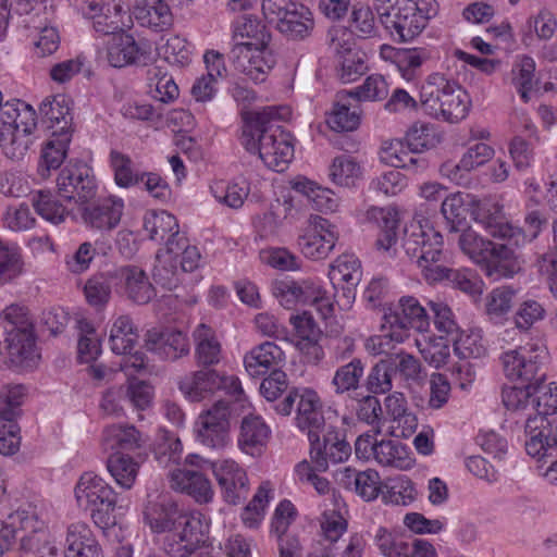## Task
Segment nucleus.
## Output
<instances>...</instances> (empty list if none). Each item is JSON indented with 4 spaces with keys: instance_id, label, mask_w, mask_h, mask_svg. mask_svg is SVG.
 Wrapping results in <instances>:
<instances>
[{
    "instance_id": "69168bd1",
    "label": "nucleus",
    "mask_w": 557,
    "mask_h": 557,
    "mask_svg": "<svg viewBox=\"0 0 557 557\" xmlns=\"http://www.w3.org/2000/svg\"><path fill=\"white\" fill-rule=\"evenodd\" d=\"M385 487L386 491L383 493L385 504L408 506L414 500V486L406 476H398L391 480Z\"/></svg>"
},
{
    "instance_id": "6e6552de",
    "label": "nucleus",
    "mask_w": 557,
    "mask_h": 557,
    "mask_svg": "<svg viewBox=\"0 0 557 557\" xmlns=\"http://www.w3.org/2000/svg\"><path fill=\"white\" fill-rule=\"evenodd\" d=\"M546 358V347L540 342H530L503 352L500 360L509 380L537 383L545 376L541 369Z\"/></svg>"
},
{
    "instance_id": "c85d7f7f",
    "label": "nucleus",
    "mask_w": 557,
    "mask_h": 557,
    "mask_svg": "<svg viewBox=\"0 0 557 557\" xmlns=\"http://www.w3.org/2000/svg\"><path fill=\"white\" fill-rule=\"evenodd\" d=\"M366 219L381 230L375 242L376 248L392 255L393 247L398 239V211L393 207H371L366 211Z\"/></svg>"
},
{
    "instance_id": "9b49d317",
    "label": "nucleus",
    "mask_w": 557,
    "mask_h": 557,
    "mask_svg": "<svg viewBox=\"0 0 557 557\" xmlns=\"http://www.w3.org/2000/svg\"><path fill=\"white\" fill-rule=\"evenodd\" d=\"M389 327V336L395 343H403L409 336V330L426 332L430 325L425 309L412 296H404L397 307L384 315Z\"/></svg>"
},
{
    "instance_id": "423d86ee",
    "label": "nucleus",
    "mask_w": 557,
    "mask_h": 557,
    "mask_svg": "<svg viewBox=\"0 0 557 557\" xmlns=\"http://www.w3.org/2000/svg\"><path fill=\"white\" fill-rule=\"evenodd\" d=\"M75 499L81 509L89 511L92 520L101 528L114 523L113 511L117 494L109 483L94 472L81 475L74 488Z\"/></svg>"
},
{
    "instance_id": "473e14b6",
    "label": "nucleus",
    "mask_w": 557,
    "mask_h": 557,
    "mask_svg": "<svg viewBox=\"0 0 557 557\" xmlns=\"http://www.w3.org/2000/svg\"><path fill=\"white\" fill-rule=\"evenodd\" d=\"M507 244H495L491 248V256H486V260L482 261L479 265L484 271L485 275L492 280H499L503 277H511L519 270L516 261L515 251Z\"/></svg>"
},
{
    "instance_id": "b1692460",
    "label": "nucleus",
    "mask_w": 557,
    "mask_h": 557,
    "mask_svg": "<svg viewBox=\"0 0 557 557\" xmlns=\"http://www.w3.org/2000/svg\"><path fill=\"white\" fill-rule=\"evenodd\" d=\"M494 149L483 143L468 148L458 163L445 162L441 166V173L457 185L469 183V173L488 162L494 157Z\"/></svg>"
},
{
    "instance_id": "8fccbe9b",
    "label": "nucleus",
    "mask_w": 557,
    "mask_h": 557,
    "mask_svg": "<svg viewBox=\"0 0 557 557\" xmlns=\"http://www.w3.org/2000/svg\"><path fill=\"white\" fill-rule=\"evenodd\" d=\"M107 469L120 487L129 490L138 475L139 463L128 455L114 453L107 460Z\"/></svg>"
},
{
    "instance_id": "338daca9",
    "label": "nucleus",
    "mask_w": 557,
    "mask_h": 557,
    "mask_svg": "<svg viewBox=\"0 0 557 557\" xmlns=\"http://www.w3.org/2000/svg\"><path fill=\"white\" fill-rule=\"evenodd\" d=\"M352 33L359 38L368 39L380 36V28L372 9L368 5L354 7L351 12Z\"/></svg>"
},
{
    "instance_id": "72a5a7b5",
    "label": "nucleus",
    "mask_w": 557,
    "mask_h": 557,
    "mask_svg": "<svg viewBox=\"0 0 557 557\" xmlns=\"http://www.w3.org/2000/svg\"><path fill=\"white\" fill-rule=\"evenodd\" d=\"M13 529L15 534L17 531H24L26 535L22 537L23 546L33 548L40 542L46 532V523L39 519L36 510L30 505L21 507L9 516L7 522Z\"/></svg>"
},
{
    "instance_id": "79ce46f5",
    "label": "nucleus",
    "mask_w": 557,
    "mask_h": 557,
    "mask_svg": "<svg viewBox=\"0 0 557 557\" xmlns=\"http://www.w3.org/2000/svg\"><path fill=\"white\" fill-rule=\"evenodd\" d=\"M113 286H117L115 268L92 274L84 286L87 302L96 308L104 307L111 298Z\"/></svg>"
},
{
    "instance_id": "a211bd4d",
    "label": "nucleus",
    "mask_w": 557,
    "mask_h": 557,
    "mask_svg": "<svg viewBox=\"0 0 557 557\" xmlns=\"http://www.w3.org/2000/svg\"><path fill=\"white\" fill-rule=\"evenodd\" d=\"M145 347L162 360L175 361L190 351L188 337L173 327H152L144 337Z\"/></svg>"
},
{
    "instance_id": "58836bf2",
    "label": "nucleus",
    "mask_w": 557,
    "mask_h": 557,
    "mask_svg": "<svg viewBox=\"0 0 557 557\" xmlns=\"http://www.w3.org/2000/svg\"><path fill=\"white\" fill-rule=\"evenodd\" d=\"M275 26L277 30L288 39L302 40L312 32L314 21L311 11L299 3Z\"/></svg>"
},
{
    "instance_id": "bb28decb",
    "label": "nucleus",
    "mask_w": 557,
    "mask_h": 557,
    "mask_svg": "<svg viewBox=\"0 0 557 557\" xmlns=\"http://www.w3.org/2000/svg\"><path fill=\"white\" fill-rule=\"evenodd\" d=\"M149 437L129 424H112L103 429L102 445L106 449L122 451H135L144 448Z\"/></svg>"
},
{
    "instance_id": "f8f14e48",
    "label": "nucleus",
    "mask_w": 557,
    "mask_h": 557,
    "mask_svg": "<svg viewBox=\"0 0 557 557\" xmlns=\"http://www.w3.org/2000/svg\"><path fill=\"white\" fill-rule=\"evenodd\" d=\"M228 403L216 400L213 406L201 413L195 424L197 441L212 449L225 447L230 442Z\"/></svg>"
},
{
    "instance_id": "f03ea898",
    "label": "nucleus",
    "mask_w": 557,
    "mask_h": 557,
    "mask_svg": "<svg viewBox=\"0 0 557 557\" xmlns=\"http://www.w3.org/2000/svg\"><path fill=\"white\" fill-rule=\"evenodd\" d=\"M289 114L287 107H265L252 113L243 128L242 145L247 151L258 153L275 172H283L294 158L292 136L278 125Z\"/></svg>"
},
{
    "instance_id": "393cba45",
    "label": "nucleus",
    "mask_w": 557,
    "mask_h": 557,
    "mask_svg": "<svg viewBox=\"0 0 557 557\" xmlns=\"http://www.w3.org/2000/svg\"><path fill=\"white\" fill-rule=\"evenodd\" d=\"M285 354L274 342H264L245 355V369L251 377H258L272 371H280Z\"/></svg>"
},
{
    "instance_id": "c9c22d12",
    "label": "nucleus",
    "mask_w": 557,
    "mask_h": 557,
    "mask_svg": "<svg viewBox=\"0 0 557 557\" xmlns=\"http://www.w3.org/2000/svg\"><path fill=\"white\" fill-rule=\"evenodd\" d=\"M1 126H11L32 134L36 128V112L32 106L20 99L7 101L0 112Z\"/></svg>"
},
{
    "instance_id": "bf43d9fd",
    "label": "nucleus",
    "mask_w": 557,
    "mask_h": 557,
    "mask_svg": "<svg viewBox=\"0 0 557 557\" xmlns=\"http://www.w3.org/2000/svg\"><path fill=\"white\" fill-rule=\"evenodd\" d=\"M535 61L528 55L519 58L511 69V83L524 102L530 100V91L533 89Z\"/></svg>"
},
{
    "instance_id": "13d9d810",
    "label": "nucleus",
    "mask_w": 557,
    "mask_h": 557,
    "mask_svg": "<svg viewBox=\"0 0 557 557\" xmlns=\"http://www.w3.org/2000/svg\"><path fill=\"white\" fill-rule=\"evenodd\" d=\"M170 252H172L180 263L182 272H193L199 268L201 255L196 246L189 244L186 236L174 237L166 243Z\"/></svg>"
},
{
    "instance_id": "37998d69",
    "label": "nucleus",
    "mask_w": 557,
    "mask_h": 557,
    "mask_svg": "<svg viewBox=\"0 0 557 557\" xmlns=\"http://www.w3.org/2000/svg\"><path fill=\"white\" fill-rule=\"evenodd\" d=\"M196 343L195 355L197 362L208 367L220 362L222 347L215 332L206 324H199L194 331Z\"/></svg>"
},
{
    "instance_id": "774afa93",
    "label": "nucleus",
    "mask_w": 557,
    "mask_h": 557,
    "mask_svg": "<svg viewBox=\"0 0 557 557\" xmlns=\"http://www.w3.org/2000/svg\"><path fill=\"white\" fill-rule=\"evenodd\" d=\"M374 545L385 557H403L407 549L405 542L396 532L379 527L373 535Z\"/></svg>"
},
{
    "instance_id": "7ed1b4c3",
    "label": "nucleus",
    "mask_w": 557,
    "mask_h": 557,
    "mask_svg": "<svg viewBox=\"0 0 557 557\" xmlns=\"http://www.w3.org/2000/svg\"><path fill=\"white\" fill-rule=\"evenodd\" d=\"M420 103L430 116L449 123L466 119L471 107L468 92L443 74H431L420 90Z\"/></svg>"
},
{
    "instance_id": "4c0bfd02",
    "label": "nucleus",
    "mask_w": 557,
    "mask_h": 557,
    "mask_svg": "<svg viewBox=\"0 0 557 557\" xmlns=\"http://www.w3.org/2000/svg\"><path fill=\"white\" fill-rule=\"evenodd\" d=\"M348 95L334 102L330 112L326 113L325 122L335 132H352L361 122V109L358 104L349 102Z\"/></svg>"
},
{
    "instance_id": "4d7b16f0",
    "label": "nucleus",
    "mask_w": 557,
    "mask_h": 557,
    "mask_svg": "<svg viewBox=\"0 0 557 557\" xmlns=\"http://www.w3.org/2000/svg\"><path fill=\"white\" fill-rule=\"evenodd\" d=\"M270 484L269 482L262 483L252 499L248 503V505L243 509L240 518L245 527L249 529H257L261 524L265 507L270 500Z\"/></svg>"
},
{
    "instance_id": "ea45409f",
    "label": "nucleus",
    "mask_w": 557,
    "mask_h": 557,
    "mask_svg": "<svg viewBox=\"0 0 557 557\" xmlns=\"http://www.w3.org/2000/svg\"><path fill=\"white\" fill-rule=\"evenodd\" d=\"M144 230L149 238L165 244L174 238L182 237L176 218L168 211H151L144 216Z\"/></svg>"
},
{
    "instance_id": "49530a36",
    "label": "nucleus",
    "mask_w": 557,
    "mask_h": 557,
    "mask_svg": "<svg viewBox=\"0 0 557 557\" xmlns=\"http://www.w3.org/2000/svg\"><path fill=\"white\" fill-rule=\"evenodd\" d=\"M293 187L295 191L307 198L308 203H310L314 210L333 212L338 206L337 198L331 189L321 187L310 180H297Z\"/></svg>"
},
{
    "instance_id": "6ab92c4d",
    "label": "nucleus",
    "mask_w": 557,
    "mask_h": 557,
    "mask_svg": "<svg viewBox=\"0 0 557 557\" xmlns=\"http://www.w3.org/2000/svg\"><path fill=\"white\" fill-rule=\"evenodd\" d=\"M322 432V438L320 433L309 438L310 458L320 472L326 471L330 462L339 463L347 460L351 453L350 445L335 430L330 428Z\"/></svg>"
},
{
    "instance_id": "0e129e2a",
    "label": "nucleus",
    "mask_w": 557,
    "mask_h": 557,
    "mask_svg": "<svg viewBox=\"0 0 557 557\" xmlns=\"http://www.w3.org/2000/svg\"><path fill=\"white\" fill-rule=\"evenodd\" d=\"M458 244L460 249L478 264L486 260V256H491V248L495 246L471 228L462 231Z\"/></svg>"
},
{
    "instance_id": "4468645a",
    "label": "nucleus",
    "mask_w": 557,
    "mask_h": 557,
    "mask_svg": "<svg viewBox=\"0 0 557 557\" xmlns=\"http://www.w3.org/2000/svg\"><path fill=\"white\" fill-rule=\"evenodd\" d=\"M380 22L397 42H408L414 39L425 28L428 18L416 4L408 3L397 7L393 14L381 8Z\"/></svg>"
},
{
    "instance_id": "a19ab883",
    "label": "nucleus",
    "mask_w": 557,
    "mask_h": 557,
    "mask_svg": "<svg viewBox=\"0 0 557 557\" xmlns=\"http://www.w3.org/2000/svg\"><path fill=\"white\" fill-rule=\"evenodd\" d=\"M374 459L383 467H392L398 470H409L414 465L412 454L407 446L394 440L379 442L375 447Z\"/></svg>"
},
{
    "instance_id": "f257e3e1",
    "label": "nucleus",
    "mask_w": 557,
    "mask_h": 557,
    "mask_svg": "<svg viewBox=\"0 0 557 557\" xmlns=\"http://www.w3.org/2000/svg\"><path fill=\"white\" fill-rule=\"evenodd\" d=\"M144 520L152 533L163 534L162 548L173 557H187L208 540L209 524L202 515L183 512L170 498L149 502Z\"/></svg>"
},
{
    "instance_id": "052dcab7",
    "label": "nucleus",
    "mask_w": 557,
    "mask_h": 557,
    "mask_svg": "<svg viewBox=\"0 0 557 557\" xmlns=\"http://www.w3.org/2000/svg\"><path fill=\"white\" fill-rule=\"evenodd\" d=\"M148 94L156 100L169 103L178 96V87L171 76L153 67L148 71Z\"/></svg>"
},
{
    "instance_id": "f3484780",
    "label": "nucleus",
    "mask_w": 557,
    "mask_h": 557,
    "mask_svg": "<svg viewBox=\"0 0 557 557\" xmlns=\"http://www.w3.org/2000/svg\"><path fill=\"white\" fill-rule=\"evenodd\" d=\"M406 140L411 151L405 150L400 141L392 143L386 149L388 161L394 168L424 170L426 161L414 154V151L429 147L431 141L429 126L425 124L413 125L407 133Z\"/></svg>"
},
{
    "instance_id": "603ef678",
    "label": "nucleus",
    "mask_w": 557,
    "mask_h": 557,
    "mask_svg": "<svg viewBox=\"0 0 557 557\" xmlns=\"http://www.w3.org/2000/svg\"><path fill=\"white\" fill-rule=\"evenodd\" d=\"M109 161L117 186L128 188L144 181L145 175L135 166L129 156L113 149Z\"/></svg>"
},
{
    "instance_id": "6e6d98bb",
    "label": "nucleus",
    "mask_w": 557,
    "mask_h": 557,
    "mask_svg": "<svg viewBox=\"0 0 557 557\" xmlns=\"http://www.w3.org/2000/svg\"><path fill=\"white\" fill-rule=\"evenodd\" d=\"M30 135L11 126L0 125V147L3 153L11 160L23 159L32 144Z\"/></svg>"
},
{
    "instance_id": "864d4df0",
    "label": "nucleus",
    "mask_w": 557,
    "mask_h": 557,
    "mask_svg": "<svg viewBox=\"0 0 557 557\" xmlns=\"http://www.w3.org/2000/svg\"><path fill=\"white\" fill-rule=\"evenodd\" d=\"M181 269L174 255L170 252L169 247L157 253L153 268V280L157 284L166 289L175 288L180 283Z\"/></svg>"
},
{
    "instance_id": "4be33fe9",
    "label": "nucleus",
    "mask_w": 557,
    "mask_h": 557,
    "mask_svg": "<svg viewBox=\"0 0 557 557\" xmlns=\"http://www.w3.org/2000/svg\"><path fill=\"white\" fill-rule=\"evenodd\" d=\"M124 212L122 198L109 196L82 208V220L89 228L112 231L121 222Z\"/></svg>"
},
{
    "instance_id": "2eb2a0df",
    "label": "nucleus",
    "mask_w": 557,
    "mask_h": 557,
    "mask_svg": "<svg viewBox=\"0 0 557 557\" xmlns=\"http://www.w3.org/2000/svg\"><path fill=\"white\" fill-rule=\"evenodd\" d=\"M40 552L48 550L51 557H103L102 549L86 523L76 522L67 527L63 548H59L51 542H46Z\"/></svg>"
},
{
    "instance_id": "680f3d73",
    "label": "nucleus",
    "mask_w": 557,
    "mask_h": 557,
    "mask_svg": "<svg viewBox=\"0 0 557 557\" xmlns=\"http://www.w3.org/2000/svg\"><path fill=\"white\" fill-rule=\"evenodd\" d=\"M26 396L22 384H8L0 389V419L17 421L22 413L21 406Z\"/></svg>"
},
{
    "instance_id": "20e7f679",
    "label": "nucleus",
    "mask_w": 557,
    "mask_h": 557,
    "mask_svg": "<svg viewBox=\"0 0 557 557\" xmlns=\"http://www.w3.org/2000/svg\"><path fill=\"white\" fill-rule=\"evenodd\" d=\"M406 253L416 261L424 280L440 283L444 273L443 236L428 222L411 224L404 240Z\"/></svg>"
},
{
    "instance_id": "a18cd8bd",
    "label": "nucleus",
    "mask_w": 557,
    "mask_h": 557,
    "mask_svg": "<svg viewBox=\"0 0 557 557\" xmlns=\"http://www.w3.org/2000/svg\"><path fill=\"white\" fill-rule=\"evenodd\" d=\"M138 332L128 315L117 317L111 327L109 343L116 355H126L133 350L138 341Z\"/></svg>"
},
{
    "instance_id": "0eeeda50",
    "label": "nucleus",
    "mask_w": 557,
    "mask_h": 557,
    "mask_svg": "<svg viewBox=\"0 0 557 557\" xmlns=\"http://www.w3.org/2000/svg\"><path fill=\"white\" fill-rule=\"evenodd\" d=\"M296 409V425L308 433V438L321 433L325 428L322 404L318 393L310 388H296L275 405L282 416H289Z\"/></svg>"
},
{
    "instance_id": "cd10ccee",
    "label": "nucleus",
    "mask_w": 557,
    "mask_h": 557,
    "mask_svg": "<svg viewBox=\"0 0 557 557\" xmlns=\"http://www.w3.org/2000/svg\"><path fill=\"white\" fill-rule=\"evenodd\" d=\"M171 486L188 494L200 504L211 502L214 495L210 480L198 470H174L171 473Z\"/></svg>"
},
{
    "instance_id": "e2e57ef3",
    "label": "nucleus",
    "mask_w": 557,
    "mask_h": 557,
    "mask_svg": "<svg viewBox=\"0 0 557 557\" xmlns=\"http://www.w3.org/2000/svg\"><path fill=\"white\" fill-rule=\"evenodd\" d=\"M236 36L246 38V41H238L235 45H247L260 47L269 45L271 35L264 24L251 16H244L236 27Z\"/></svg>"
},
{
    "instance_id": "3c124183",
    "label": "nucleus",
    "mask_w": 557,
    "mask_h": 557,
    "mask_svg": "<svg viewBox=\"0 0 557 557\" xmlns=\"http://www.w3.org/2000/svg\"><path fill=\"white\" fill-rule=\"evenodd\" d=\"M210 191L218 202L238 209L244 205L250 188L244 180L240 182L215 181L210 185Z\"/></svg>"
},
{
    "instance_id": "c756f323",
    "label": "nucleus",
    "mask_w": 557,
    "mask_h": 557,
    "mask_svg": "<svg viewBox=\"0 0 557 557\" xmlns=\"http://www.w3.org/2000/svg\"><path fill=\"white\" fill-rule=\"evenodd\" d=\"M39 111L42 122L47 128L51 129L52 135L71 134L73 117L70 101L65 96L58 95L51 99H45Z\"/></svg>"
},
{
    "instance_id": "f704fd0d",
    "label": "nucleus",
    "mask_w": 557,
    "mask_h": 557,
    "mask_svg": "<svg viewBox=\"0 0 557 557\" xmlns=\"http://www.w3.org/2000/svg\"><path fill=\"white\" fill-rule=\"evenodd\" d=\"M134 15L141 26L158 33L169 30L174 22L172 11L163 0L137 4L134 8Z\"/></svg>"
},
{
    "instance_id": "39448f33",
    "label": "nucleus",
    "mask_w": 557,
    "mask_h": 557,
    "mask_svg": "<svg viewBox=\"0 0 557 557\" xmlns=\"http://www.w3.org/2000/svg\"><path fill=\"white\" fill-rule=\"evenodd\" d=\"M475 221L493 237L507 239L510 245L521 246L537 237L546 219L540 211H531L524 218V227L509 223L503 208L496 202H483L475 211Z\"/></svg>"
},
{
    "instance_id": "5701e85b",
    "label": "nucleus",
    "mask_w": 557,
    "mask_h": 557,
    "mask_svg": "<svg viewBox=\"0 0 557 557\" xmlns=\"http://www.w3.org/2000/svg\"><path fill=\"white\" fill-rule=\"evenodd\" d=\"M150 53L146 42H138L125 32L112 36L107 46V59L113 67H124L131 64L145 62Z\"/></svg>"
},
{
    "instance_id": "2f4dec72",
    "label": "nucleus",
    "mask_w": 557,
    "mask_h": 557,
    "mask_svg": "<svg viewBox=\"0 0 557 557\" xmlns=\"http://www.w3.org/2000/svg\"><path fill=\"white\" fill-rule=\"evenodd\" d=\"M270 434V428L260 416L248 414L242 420L238 446L245 454L258 456L267 445Z\"/></svg>"
},
{
    "instance_id": "dca6fc26",
    "label": "nucleus",
    "mask_w": 557,
    "mask_h": 557,
    "mask_svg": "<svg viewBox=\"0 0 557 557\" xmlns=\"http://www.w3.org/2000/svg\"><path fill=\"white\" fill-rule=\"evenodd\" d=\"M337 235L334 226L319 215H311L298 237L301 252L311 259H324L335 247Z\"/></svg>"
},
{
    "instance_id": "de8ad7c7",
    "label": "nucleus",
    "mask_w": 557,
    "mask_h": 557,
    "mask_svg": "<svg viewBox=\"0 0 557 557\" xmlns=\"http://www.w3.org/2000/svg\"><path fill=\"white\" fill-rule=\"evenodd\" d=\"M364 374V363L359 358L341 364L334 372L331 385L336 395H343L357 391Z\"/></svg>"
},
{
    "instance_id": "412c9836",
    "label": "nucleus",
    "mask_w": 557,
    "mask_h": 557,
    "mask_svg": "<svg viewBox=\"0 0 557 557\" xmlns=\"http://www.w3.org/2000/svg\"><path fill=\"white\" fill-rule=\"evenodd\" d=\"M69 3L83 14L92 20L94 29L101 35H116L122 32V17L120 5L113 9L103 3V0H67Z\"/></svg>"
},
{
    "instance_id": "7c9ffc66",
    "label": "nucleus",
    "mask_w": 557,
    "mask_h": 557,
    "mask_svg": "<svg viewBox=\"0 0 557 557\" xmlns=\"http://www.w3.org/2000/svg\"><path fill=\"white\" fill-rule=\"evenodd\" d=\"M552 423L546 417L536 413L525 421V450L528 455L539 459H548V448L555 447L550 437Z\"/></svg>"
},
{
    "instance_id": "ddd939ff",
    "label": "nucleus",
    "mask_w": 557,
    "mask_h": 557,
    "mask_svg": "<svg viewBox=\"0 0 557 557\" xmlns=\"http://www.w3.org/2000/svg\"><path fill=\"white\" fill-rule=\"evenodd\" d=\"M230 59L238 72L256 84L263 83L276 63L269 45L260 47L234 45Z\"/></svg>"
},
{
    "instance_id": "09e8293b",
    "label": "nucleus",
    "mask_w": 557,
    "mask_h": 557,
    "mask_svg": "<svg viewBox=\"0 0 557 557\" xmlns=\"http://www.w3.org/2000/svg\"><path fill=\"white\" fill-rule=\"evenodd\" d=\"M219 387V375L214 371L200 370L185 376L180 382V389L191 400L200 401L208 393Z\"/></svg>"
},
{
    "instance_id": "aec40b11",
    "label": "nucleus",
    "mask_w": 557,
    "mask_h": 557,
    "mask_svg": "<svg viewBox=\"0 0 557 557\" xmlns=\"http://www.w3.org/2000/svg\"><path fill=\"white\" fill-rule=\"evenodd\" d=\"M211 469L226 503L237 505L247 497L248 476L246 470L236 461L232 459L214 461Z\"/></svg>"
},
{
    "instance_id": "5fc2aeb1",
    "label": "nucleus",
    "mask_w": 557,
    "mask_h": 557,
    "mask_svg": "<svg viewBox=\"0 0 557 557\" xmlns=\"http://www.w3.org/2000/svg\"><path fill=\"white\" fill-rule=\"evenodd\" d=\"M33 206L42 219L53 224L64 222L69 214L65 205L58 200L50 190H39L33 197Z\"/></svg>"
},
{
    "instance_id": "1a4fd4ad",
    "label": "nucleus",
    "mask_w": 557,
    "mask_h": 557,
    "mask_svg": "<svg viewBox=\"0 0 557 557\" xmlns=\"http://www.w3.org/2000/svg\"><path fill=\"white\" fill-rule=\"evenodd\" d=\"M13 311H4L7 321L0 326V358L16 366H29L38 357L35 338L29 325L17 326L12 320Z\"/></svg>"
},
{
    "instance_id": "9d476101",
    "label": "nucleus",
    "mask_w": 557,
    "mask_h": 557,
    "mask_svg": "<svg viewBox=\"0 0 557 557\" xmlns=\"http://www.w3.org/2000/svg\"><path fill=\"white\" fill-rule=\"evenodd\" d=\"M96 177L85 163L67 164L57 177V196L63 201L85 203L97 194Z\"/></svg>"
},
{
    "instance_id": "e433bc0d",
    "label": "nucleus",
    "mask_w": 557,
    "mask_h": 557,
    "mask_svg": "<svg viewBox=\"0 0 557 557\" xmlns=\"http://www.w3.org/2000/svg\"><path fill=\"white\" fill-rule=\"evenodd\" d=\"M362 277L360 261L354 255H342L331 265L330 278L335 283L343 282L344 295L349 299L355 297V287L358 286Z\"/></svg>"
},
{
    "instance_id": "c03bdc74",
    "label": "nucleus",
    "mask_w": 557,
    "mask_h": 557,
    "mask_svg": "<svg viewBox=\"0 0 557 557\" xmlns=\"http://www.w3.org/2000/svg\"><path fill=\"white\" fill-rule=\"evenodd\" d=\"M70 141L71 134L52 135V139L42 148L38 163L37 171L41 178L49 177L52 170L60 168L66 157Z\"/></svg>"
},
{
    "instance_id": "a878e982",
    "label": "nucleus",
    "mask_w": 557,
    "mask_h": 557,
    "mask_svg": "<svg viewBox=\"0 0 557 557\" xmlns=\"http://www.w3.org/2000/svg\"><path fill=\"white\" fill-rule=\"evenodd\" d=\"M117 285H124L127 297L138 304H148L154 296V287L144 270L135 265L115 268Z\"/></svg>"
}]
</instances>
